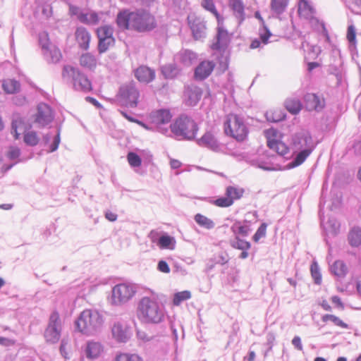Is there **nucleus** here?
Wrapping results in <instances>:
<instances>
[{
    "mask_svg": "<svg viewBox=\"0 0 361 361\" xmlns=\"http://www.w3.org/2000/svg\"><path fill=\"white\" fill-rule=\"evenodd\" d=\"M317 146L311 133L301 129L294 133L290 137V149L294 158L290 163L291 167L301 165L312 154Z\"/></svg>",
    "mask_w": 361,
    "mask_h": 361,
    "instance_id": "nucleus-1",
    "label": "nucleus"
},
{
    "mask_svg": "<svg viewBox=\"0 0 361 361\" xmlns=\"http://www.w3.org/2000/svg\"><path fill=\"white\" fill-rule=\"evenodd\" d=\"M118 27L123 29H133L138 32H147L154 29L156 25L154 17L145 11L120 12L116 18Z\"/></svg>",
    "mask_w": 361,
    "mask_h": 361,
    "instance_id": "nucleus-2",
    "label": "nucleus"
},
{
    "mask_svg": "<svg viewBox=\"0 0 361 361\" xmlns=\"http://www.w3.org/2000/svg\"><path fill=\"white\" fill-rule=\"evenodd\" d=\"M127 120L136 123L147 130H157L164 135L169 133L165 127L171 122L172 114H122Z\"/></svg>",
    "mask_w": 361,
    "mask_h": 361,
    "instance_id": "nucleus-3",
    "label": "nucleus"
},
{
    "mask_svg": "<svg viewBox=\"0 0 361 361\" xmlns=\"http://www.w3.org/2000/svg\"><path fill=\"white\" fill-rule=\"evenodd\" d=\"M137 316L145 324H159L165 317L164 307L149 297L142 298L137 306Z\"/></svg>",
    "mask_w": 361,
    "mask_h": 361,
    "instance_id": "nucleus-4",
    "label": "nucleus"
},
{
    "mask_svg": "<svg viewBox=\"0 0 361 361\" xmlns=\"http://www.w3.org/2000/svg\"><path fill=\"white\" fill-rule=\"evenodd\" d=\"M169 127L171 133L180 140H192L198 131L197 123L188 114H180Z\"/></svg>",
    "mask_w": 361,
    "mask_h": 361,
    "instance_id": "nucleus-5",
    "label": "nucleus"
},
{
    "mask_svg": "<svg viewBox=\"0 0 361 361\" xmlns=\"http://www.w3.org/2000/svg\"><path fill=\"white\" fill-rule=\"evenodd\" d=\"M103 323L102 317L97 310H85L75 321L79 331L85 334H94Z\"/></svg>",
    "mask_w": 361,
    "mask_h": 361,
    "instance_id": "nucleus-6",
    "label": "nucleus"
},
{
    "mask_svg": "<svg viewBox=\"0 0 361 361\" xmlns=\"http://www.w3.org/2000/svg\"><path fill=\"white\" fill-rule=\"evenodd\" d=\"M61 76L63 80L71 81L75 90L88 92L92 90V83L87 76L73 66L65 65L62 69Z\"/></svg>",
    "mask_w": 361,
    "mask_h": 361,
    "instance_id": "nucleus-7",
    "label": "nucleus"
},
{
    "mask_svg": "<svg viewBox=\"0 0 361 361\" xmlns=\"http://www.w3.org/2000/svg\"><path fill=\"white\" fill-rule=\"evenodd\" d=\"M224 128L226 135H230L238 141H243L248 133L247 128L240 114H228Z\"/></svg>",
    "mask_w": 361,
    "mask_h": 361,
    "instance_id": "nucleus-8",
    "label": "nucleus"
},
{
    "mask_svg": "<svg viewBox=\"0 0 361 361\" xmlns=\"http://www.w3.org/2000/svg\"><path fill=\"white\" fill-rule=\"evenodd\" d=\"M136 293L134 285L128 283H118L111 290V302L115 305H121L133 298Z\"/></svg>",
    "mask_w": 361,
    "mask_h": 361,
    "instance_id": "nucleus-9",
    "label": "nucleus"
},
{
    "mask_svg": "<svg viewBox=\"0 0 361 361\" xmlns=\"http://www.w3.org/2000/svg\"><path fill=\"white\" fill-rule=\"evenodd\" d=\"M61 320L58 312H54L51 314L49 324L45 329L44 336L47 343H56L61 337Z\"/></svg>",
    "mask_w": 361,
    "mask_h": 361,
    "instance_id": "nucleus-10",
    "label": "nucleus"
},
{
    "mask_svg": "<svg viewBox=\"0 0 361 361\" xmlns=\"http://www.w3.org/2000/svg\"><path fill=\"white\" fill-rule=\"evenodd\" d=\"M139 91L131 84L121 87L118 99L121 105L126 107H135L139 98Z\"/></svg>",
    "mask_w": 361,
    "mask_h": 361,
    "instance_id": "nucleus-11",
    "label": "nucleus"
},
{
    "mask_svg": "<svg viewBox=\"0 0 361 361\" xmlns=\"http://www.w3.org/2000/svg\"><path fill=\"white\" fill-rule=\"evenodd\" d=\"M188 24L192 32L195 39H200L205 36L207 29L204 20L195 13L188 15L187 18Z\"/></svg>",
    "mask_w": 361,
    "mask_h": 361,
    "instance_id": "nucleus-12",
    "label": "nucleus"
},
{
    "mask_svg": "<svg viewBox=\"0 0 361 361\" xmlns=\"http://www.w3.org/2000/svg\"><path fill=\"white\" fill-rule=\"evenodd\" d=\"M32 127V122L31 118L26 119L25 118L18 117L12 120L11 133L13 135L15 140H18L21 133L25 134Z\"/></svg>",
    "mask_w": 361,
    "mask_h": 361,
    "instance_id": "nucleus-13",
    "label": "nucleus"
},
{
    "mask_svg": "<svg viewBox=\"0 0 361 361\" xmlns=\"http://www.w3.org/2000/svg\"><path fill=\"white\" fill-rule=\"evenodd\" d=\"M74 36L75 40L80 49L87 51L90 49L92 35L87 29L84 27H77Z\"/></svg>",
    "mask_w": 361,
    "mask_h": 361,
    "instance_id": "nucleus-14",
    "label": "nucleus"
},
{
    "mask_svg": "<svg viewBox=\"0 0 361 361\" xmlns=\"http://www.w3.org/2000/svg\"><path fill=\"white\" fill-rule=\"evenodd\" d=\"M215 68V63L205 60L202 61L195 68L194 76L196 80H203L208 78Z\"/></svg>",
    "mask_w": 361,
    "mask_h": 361,
    "instance_id": "nucleus-15",
    "label": "nucleus"
},
{
    "mask_svg": "<svg viewBox=\"0 0 361 361\" xmlns=\"http://www.w3.org/2000/svg\"><path fill=\"white\" fill-rule=\"evenodd\" d=\"M336 122L334 114H322L319 118H317L314 126L317 130L326 132L331 130L335 127Z\"/></svg>",
    "mask_w": 361,
    "mask_h": 361,
    "instance_id": "nucleus-16",
    "label": "nucleus"
},
{
    "mask_svg": "<svg viewBox=\"0 0 361 361\" xmlns=\"http://www.w3.org/2000/svg\"><path fill=\"white\" fill-rule=\"evenodd\" d=\"M298 12L300 18L308 20L312 23H319L314 17V9L307 0L299 1Z\"/></svg>",
    "mask_w": 361,
    "mask_h": 361,
    "instance_id": "nucleus-17",
    "label": "nucleus"
},
{
    "mask_svg": "<svg viewBox=\"0 0 361 361\" xmlns=\"http://www.w3.org/2000/svg\"><path fill=\"white\" fill-rule=\"evenodd\" d=\"M305 107L309 111H320L325 106V101L314 93L307 94L305 97Z\"/></svg>",
    "mask_w": 361,
    "mask_h": 361,
    "instance_id": "nucleus-18",
    "label": "nucleus"
},
{
    "mask_svg": "<svg viewBox=\"0 0 361 361\" xmlns=\"http://www.w3.org/2000/svg\"><path fill=\"white\" fill-rule=\"evenodd\" d=\"M111 331L114 338L118 342L126 343L130 338L127 325L119 322L114 324Z\"/></svg>",
    "mask_w": 361,
    "mask_h": 361,
    "instance_id": "nucleus-19",
    "label": "nucleus"
},
{
    "mask_svg": "<svg viewBox=\"0 0 361 361\" xmlns=\"http://www.w3.org/2000/svg\"><path fill=\"white\" fill-rule=\"evenodd\" d=\"M135 75L140 82L149 83L154 80L155 73L148 67L142 66L136 69Z\"/></svg>",
    "mask_w": 361,
    "mask_h": 361,
    "instance_id": "nucleus-20",
    "label": "nucleus"
},
{
    "mask_svg": "<svg viewBox=\"0 0 361 361\" xmlns=\"http://www.w3.org/2000/svg\"><path fill=\"white\" fill-rule=\"evenodd\" d=\"M197 144L200 146L207 147L214 151H216L219 148V142L209 132L204 133V135L197 140Z\"/></svg>",
    "mask_w": 361,
    "mask_h": 361,
    "instance_id": "nucleus-21",
    "label": "nucleus"
},
{
    "mask_svg": "<svg viewBox=\"0 0 361 361\" xmlns=\"http://www.w3.org/2000/svg\"><path fill=\"white\" fill-rule=\"evenodd\" d=\"M79 64L85 69L94 71L97 66L96 57L89 52L82 54L79 58Z\"/></svg>",
    "mask_w": 361,
    "mask_h": 361,
    "instance_id": "nucleus-22",
    "label": "nucleus"
},
{
    "mask_svg": "<svg viewBox=\"0 0 361 361\" xmlns=\"http://www.w3.org/2000/svg\"><path fill=\"white\" fill-rule=\"evenodd\" d=\"M102 351V346L98 342L89 341L85 349V355L90 360L97 358Z\"/></svg>",
    "mask_w": 361,
    "mask_h": 361,
    "instance_id": "nucleus-23",
    "label": "nucleus"
},
{
    "mask_svg": "<svg viewBox=\"0 0 361 361\" xmlns=\"http://www.w3.org/2000/svg\"><path fill=\"white\" fill-rule=\"evenodd\" d=\"M217 27V42L215 44L217 49L226 47L230 42V35L226 30L223 27V24H218Z\"/></svg>",
    "mask_w": 361,
    "mask_h": 361,
    "instance_id": "nucleus-24",
    "label": "nucleus"
},
{
    "mask_svg": "<svg viewBox=\"0 0 361 361\" xmlns=\"http://www.w3.org/2000/svg\"><path fill=\"white\" fill-rule=\"evenodd\" d=\"M267 145L271 149L274 150L277 154L283 157H285L291 151L290 145L288 146L284 142L276 140H268Z\"/></svg>",
    "mask_w": 361,
    "mask_h": 361,
    "instance_id": "nucleus-25",
    "label": "nucleus"
},
{
    "mask_svg": "<svg viewBox=\"0 0 361 361\" xmlns=\"http://www.w3.org/2000/svg\"><path fill=\"white\" fill-rule=\"evenodd\" d=\"M228 6L233 12L234 16L242 22L245 19V6L242 0H229Z\"/></svg>",
    "mask_w": 361,
    "mask_h": 361,
    "instance_id": "nucleus-26",
    "label": "nucleus"
},
{
    "mask_svg": "<svg viewBox=\"0 0 361 361\" xmlns=\"http://www.w3.org/2000/svg\"><path fill=\"white\" fill-rule=\"evenodd\" d=\"M201 6L215 16L218 24H224V18L217 11L213 0H202Z\"/></svg>",
    "mask_w": 361,
    "mask_h": 361,
    "instance_id": "nucleus-27",
    "label": "nucleus"
},
{
    "mask_svg": "<svg viewBox=\"0 0 361 361\" xmlns=\"http://www.w3.org/2000/svg\"><path fill=\"white\" fill-rule=\"evenodd\" d=\"M202 94V90L198 87H192L188 90L187 96L188 99L186 104L188 106L195 105L200 99Z\"/></svg>",
    "mask_w": 361,
    "mask_h": 361,
    "instance_id": "nucleus-28",
    "label": "nucleus"
},
{
    "mask_svg": "<svg viewBox=\"0 0 361 361\" xmlns=\"http://www.w3.org/2000/svg\"><path fill=\"white\" fill-rule=\"evenodd\" d=\"M54 119V114H35V116L31 118L32 122L36 123L38 128L47 126Z\"/></svg>",
    "mask_w": 361,
    "mask_h": 361,
    "instance_id": "nucleus-29",
    "label": "nucleus"
},
{
    "mask_svg": "<svg viewBox=\"0 0 361 361\" xmlns=\"http://www.w3.org/2000/svg\"><path fill=\"white\" fill-rule=\"evenodd\" d=\"M78 19L82 23L87 25H96L99 21L98 14L94 11H90L86 13H80Z\"/></svg>",
    "mask_w": 361,
    "mask_h": 361,
    "instance_id": "nucleus-30",
    "label": "nucleus"
},
{
    "mask_svg": "<svg viewBox=\"0 0 361 361\" xmlns=\"http://www.w3.org/2000/svg\"><path fill=\"white\" fill-rule=\"evenodd\" d=\"M348 240L352 247H359L361 245V228L359 227L353 228L348 233Z\"/></svg>",
    "mask_w": 361,
    "mask_h": 361,
    "instance_id": "nucleus-31",
    "label": "nucleus"
},
{
    "mask_svg": "<svg viewBox=\"0 0 361 361\" xmlns=\"http://www.w3.org/2000/svg\"><path fill=\"white\" fill-rule=\"evenodd\" d=\"M245 192V190L242 188L229 185L226 188L225 195L230 200H232V204L235 200H240Z\"/></svg>",
    "mask_w": 361,
    "mask_h": 361,
    "instance_id": "nucleus-32",
    "label": "nucleus"
},
{
    "mask_svg": "<svg viewBox=\"0 0 361 361\" xmlns=\"http://www.w3.org/2000/svg\"><path fill=\"white\" fill-rule=\"evenodd\" d=\"M2 88L7 94H15L20 90V85L14 79H6L3 81Z\"/></svg>",
    "mask_w": 361,
    "mask_h": 361,
    "instance_id": "nucleus-33",
    "label": "nucleus"
},
{
    "mask_svg": "<svg viewBox=\"0 0 361 361\" xmlns=\"http://www.w3.org/2000/svg\"><path fill=\"white\" fill-rule=\"evenodd\" d=\"M231 229L234 233L235 236L239 237H247L251 231V228H248V226L243 225L242 222L239 221H235L232 225Z\"/></svg>",
    "mask_w": 361,
    "mask_h": 361,
    "instance_id": "nucleus-34",
    "label": "nucleus"
},
{
    "mask_svg": "<svg viewBox=\"0 0 361 361\" xmlns=\"http://www.w3.org/2000/svg\"><path fill=\"white\" fill-rule=\"evenodd\" d=\"M331 271L336 276L343 277L346 275L348 269L343 261L337 260L331 266Z\"/></svg>",
    "mask_w": 361,
    "mask_h": 361,
    "instance_id": "nucleus-35",
    "label": "nucleus"
},
{
    "mask_svg": "<svg viewBox=\"0 0 361 361\" xmlns=\"http://www.w3.org/2000/svg\"><path fill=\"white\" fill-rule=\"evenodd\" d=\"M176 240L173 237L170 236L167 233H162L158 246L160 249L173 250Z\"/></svg>",
    "mask_w": 361,
    "mask_h": 361,
    "instance_id": "nucleus-36",
    "label": "nucleus"
},
{
    "mask_svg": "<svg viewBox=\"0 0 361 361\" xmlns=\"http://www.w3.org/2000/svg\"><path fill=\"white\" fill-rule=\"evenodd\" d=\"M195 221L201 227L210 230L214 228V222L201 214H197L194 216Z\"/></svg>",
    "mask_w": 361,
    "mask_h": 361,
    "instance_id": "nucleus-37",
    "label": "nucleus"
},
{
    "mask_svg": "<svg viewBox=\"0 0 361 361\" xmlns=\"http://www.w3.org/2000/svg\"><path fill=\"white\" fill-rule=\"evenodd\" d=\"M23 135V141L26 145L35 147L38 145L39 142V137L35 131L28 130Z\"/></svg>",
    "mask_w": 361,
    "mask_h": 361,
    "instance_id": "nucleus-38",
    "label": "nucleus"
},
{
    "mask_svg": "<svg viewBox=\"0 0 361 361\" xmlns=\"http://www.w3.org/2000/svg\"><path fill=\"white\" fill-rule=\"evenodd\" d=\"M230 245L238 250H249L251 247L250 242L240 239L239 236H235L229 241Z\"/></svg>",
    "mask_w": 361,
    "mask_h": 361,
    "instance_id": "nucleus-39",
    "label": "nucleus"
},
{
    "mask_svg": "<svg viewBox=\"0 0 361 361\" xmlns=\"http://www.w3.org/2000/svg\"><path fill=\"white\" fill-rule=\"evenodd\" d=\"M285 106L290 113H299L302 109V104L299 99L289 98L285 102Z\"/></svg>",
    "mask_w": 361,
    "mask_h": 361,
    "instance_id": "nucleus-40",
    "label": "nucleus"
},
{
    "mask_svg": "<svg viewBox=\"0 0 361 361\" xmlns=\"http://www.w3.org/2000/svg\"><path fill=\"white\" fill-rule=\"evenodd\" d=\"M97 36L98 39H114L113 37L114 30L111 26L104 25L97 29Z\"/></svg>",
    "mask_w": 361,
    "mask_h": 361,
    "instance_id": "nucleus-41",
    "label": "nucleus"
},
{
    "mask_svg": "<svg viewBox=\"0 0 361 361\" xmlns=\"http://www.w3.org/2000/svg\"><path fill=\"white\" fill-rule=\"evenodd\" d=\"M289 0H271V10L277 14L282 13L288 6Z\"/></svg>",
    "mask_w": 361,
    "mask_h": 361,
    "instance_id": "nucleus-42",
    "label": "nucleus"
},
{
    "mask_svg": "<svg viewBox=\"0 0 361 361\" xmlns=\"http://www.w3.org/2000/svg\"><path fill=\"white\" fill-rule=\"evenodd\" d=\"M322 320L324 322H327L328 321L332 322L335 325L341 326L344 329H349L348 324L343 322L339 317L334 315V314H324L322 317Z\"/></svg>",
    "mask_w": 361,
    "mask_h": 361,
    "instance_id": "nucleus-43",
    "label": "nucleus"
},
{
    "mask_svg": "<svg viewBox=\"0 0 361 361\" xmlns=\"http://www.w3.org/2000/svg\"><path fill=\"white\" fill-rule=\"evenodd\" d=\"M310 271L314 283L317 285H320L322 283V274L317 262H313L311 264Z\"/></svg>",
    "mask_w": 361,
    "mask_h": 361,
    "instance_id": "nucleus-44",
    "label": "nucleus"
},
{
    "mask_svg": "<svg viewBox=\"0 0 361 361\" xmlns=\"http://www.w3.org/2000/svg\"><path fill=\"white\" fill-rule=\"evenodd\" d=\"M98 51L99 54L106 52L110 47L113 46L115 42V39H98Z\"/></svg>",
    "mask_w": 361,
    "mask_h": 361,
    "instance_id": "nucleus-45",
    "label": "nucleus"
},
{
    "mask_svg": "<svg viewBox=\"0 0 361 361\" xmlns=\"http://www.w3.org/2000/svg\"><path fill=\"white\" fill-rule=\"evenodd\" d=\"M211 202L219 207H228L233 205L232 200H230L226 195L224 197H218L216 200H212Z\"/></svg>",
    "mask_w": 361,
    "mask_h": 361,
    "instance_id": "nucleus-46",
    "label": "nucleus"
},
{
    "mask_svg": "<svg viewBox=\"0 0 361 361\" xmlns=\"http://www.w3.org/2000/svg\"><path fill=\"white\" fill-rule=\"evenodd\" d=\"M191 293L188 290L176 293L174 295L173 303L174 305H179L181 302L190 299Z\"/></svg>",
    "mask_w": 361,
    "mask_h": 361,
    "instance_id": "nucleus-47",
    "label": "nucleus"
},
{
    "mask_svg": "<svg viewBox=\"0 0 361 361\" xmlns=\"http://www.w3.org/2000/svg\"><path fill=\"white\" fill-rule=\"evenodd\" d=\"M328 233L335 236L339 232L340 224L334 219H331L328 221Z\"/></svg>",
    "mask_w": 361,
    "mask_h": 361,
    "instance_id": "nucleus-48",
    "label": "nucleus"
},
{
    "mask_svg": "<svg viewBox=\"0 0 361 361\" xmlns=\"http://www.w3.org/2000/svg\"><path fill=\"white\" fill-rule=\"evenodd\" d=\"M129 164L132 167H138L142 164L141 158L135 152H130L127 155Z\"/></svg>",
    "mask_w": 361,
    "mask_h": 361,
    "instance_id": "nucleus-49",
    "label": "nucleus"
},
{
    "mask_svg": "<svg viewBox=\"0 0 361 361\" xmlns=\"http://www.w3.org/2000/svg\"><path fill=\"white\" fill-rule=\"evenodd\" d=\"M267 224L266 223H262L257 228L256 233L254 234L252 240L257 243L261 238H264L267 233Z\"/></svg>",
    "mask_w": 361,
    "mask_h": 361,
    "instance_id": "nucleus-50",
    "label": "nucleus"
},
{
    "mask_svg": "<svg viewBox=\"0 0 361 361\" xmlns=\"http://www.w3.org/2000/svg\"><path fill=\"white\" fill-rule=\"evenodd\" d=\"M116 361H142L136 354L123 353L116 357Z\"/></svg>",
    "mask_w": 361,
    "mask_h": 361,
    "instance_id": "nucleus-51",
    "label": "nucleus"
},
{
    "mask_svg": "<svg viewBox=\"0 0 361 361\" xmlns=\"http://www.w3.org/2000/svg\"><path fill=\"white\" fill-rule=\"evenodd\" d=\"M269 122L278 123L286 118V114H263Z\"/></svg>",
    "mask_w": 361,
    "mask_h": 361,
    "instance_id": "nucleus-52",
    "label": "nucleus"
},
{
    "mask_svg": "<svg viewBox=\"0 0 361 361\" xmlns=\"http://www.w3.org/2000/svg\"><path fill=\"white\" fill-rule=\"evenodd\" d=\"M60 133H61V129L59 127L57 129V133L54 138V141L49 147V152H54L58 149L59 143L61 142Z\"/></svg>",
    "mask_w": 361,
    "mask_h": 361,
    "instance_id": "nucleus-53",
    "label": "nucleus"
},
{
    "mask_svg": "<svg viewBox=\"0 0 361 361\" xmlns=\"http://www.w3.org/2000/svg\"><path fill=\"white\" fill-rule=\"evenodd\" d=\"M20 155V149L17 147H11L7 152V157L10 160L18 159Z\"/></svg>",
    "mask_w": 361,
    "mask_h": 361,
    "instance_id": "nucleus-54",
    "label": "nucleus"
},
{
    "mask_svg": "<svg viewBox=\"0 0 361 361\" xmlns=\"http://www.w3.org/2000/svg\"><path fill=\"white\" fill-rule=\"evenodd\" d=\"M276 339L275 335L272 332H269L267 335V343L266 345L268 346L267 350L264 353V357H266L269 351L272 350L274 346V342Z\"/></svg>",
    "mask_w": 361,
    "mask_h": 361,
    "instance_id": "nucleus-55",
    "label": "nucleus"
},
{
    "mask_svg": "<svg viewBox=\"0 0 361 361\" xmlns=\"http://www.w3.org/2000/svg\"><path fill=\"white\" fill-rule=\"evenodd\" d=\"M347 39L353 44L356 42V32L353 25H349L347 30Z\"/></svg>",
    "mask_w": 361,
    "mask_h": 361,
    "instance_id": "nucleus-56",
    "label": "nucleus"
},
{
    "mask_svg": "<svg viewBox=\"0 0 361 361\" xmlns=\"http://www.w3.org/2000/svg\"><path fill=\"white\" fill-rule=\"evenodd\" d=\"M321 48L319 46H312L307 52V58L310 59H316L321 54Z\"/></svg>",
    "mask_w": 361,
    "mask_h": 361,
    "instance_id": "nucleus-57",
    "label": "nucleus"
},
{
    "mask_svg": "<svg viewBox=\"0 0 361 361\" xmlns=\"http://www.w3.org/2000/svg\"><path fill=\"white\" fill-rule=\"evenodd\" d=\"M49 54L51 58V61L53 63L59 61L62 57L60 50L55 47L50 50Z\"/></svg>",
    "mask_w": 361,
    "mask_h": 361,
    "instance_id": "nucleus-58",
    "label": "nucleus"
},
{
    "mask_svg": "<svg viewBox=\"0 0 361 361\" xmlns=\"http://www.w3.org/2000/svg\"><path fill=\"white\" fill-rule=\"evenodd\" d=\"M68 343V340L66 338H63L61 341V345L59 347V351L63 357L65 359H69V357L68 356V353L66 351V345Z\"/></svg>",
    "mask_w": 361,
    "mask_h": 361,
    "instance_id": "nucleus-59",
    "label": "nucleus"
},
{
    "mask_svg": "<svg viewBox=\"0 0 361 361\" xmlns=\"http://www.w3.org/2000/svg\"><path fill=\"white\" fill-rule=\"evenodd\" d=\"M161 235V233L159 231L156 230H152L148 234V238L150 239L152 243H156L158 245Z\"/></svg>",
    "mask_w": 361,
    "mask_h": 361,
    "instance_id": "nucleus-60",
    "label": "nucleus"
},
{
    "mask_svg": "<svg viewBox=\"0 0 361 361\" xmlns=\"http://www.w3.org/2000/svg\"><path fill=\"white\" fill-rule=\"evenodd\" d=\"M157 269L163 273L168 274L170 272V268L167 262L164 260H160L157 264Z\"/></svg>",
    "mask_w": 361,
    "mask_h": 361,
    "instance_id": "nucleus-61",
    "label": "nucleus"
},
{
    "mask_svg": "<svg viewBox=\"0 0 361 361\" xmlns=\"http://www.w3.org/2000/svg\"><path fill=\"white\" fill-rule=\"evenodd\" d=\"M292 344L298 350H302L303 347L301 342V338L298 336H294V338L292 340Z\"/></svg>",
    "mask_w": 361,
    "mask_h": 361,
    "instance_id": "nucleus-62",
    "label": "nucleus"
},
{
    "mask_svg": "<svg viewBox=\"0 0 361 361\" xmlns=\"http://www.w3.org/2000/svg\"><path fill=\"white\" fill-rule=\"evenodd\" d=\"M257 166L259 169H262L264 171H274L275 169L271 166L269 163L265 162L264 161H259L257 162Z\"/></svg>",
    "mask_w": 361,
    "mask_h": 361,
    "instance_id": "nucleus-63",
    "label": "nucleus"
},
{
    "mask_svg": "<svg viewBox=\"0 0 361 361\" xmlns=\"http://www.w3.org/2000/svg\"><path fill=\"white\" fill-rule=\"evenodd\" d=\"M37 113H49L51 109L47 104L41 103L37 106Z\"/></svg>",
    "mask_w": 361,
    "mask_h": 361,
    "instance_id": "nucleus-64",
    "label": "nucleus"
}]
</instances>
